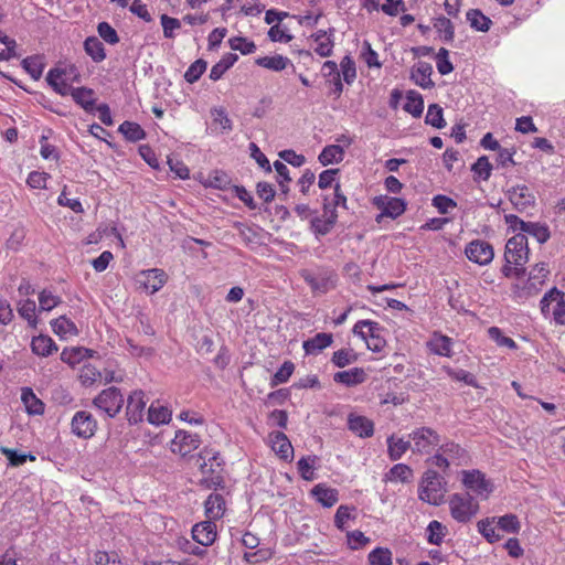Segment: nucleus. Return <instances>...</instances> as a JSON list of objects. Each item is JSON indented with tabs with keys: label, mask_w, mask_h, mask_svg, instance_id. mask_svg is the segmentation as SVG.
I'll return each instance as SVG.
<instances>
[{
	"label": "nucleus",
	"mask_w": 565,
	"mask_h": 565,
	"mask_svg": "<svg viewBox=\"0 0 565 565\" xmlns=\"http://www.w3.org/2000/svg\"><path fill=\"white\" fill-rule=\"evenodd\" d=\"M413 478V470L405 463L394 465L385 475V480L391 482H409Z\"/></svg>",
	"instance_id": "obj_40"
},
{
	"label": "nucleus",
	"mask_w": 565,
	"mask_h": 565,
	"mask_svg": "<svg viewBox=\"0 0 565 565\" xmlns=\"http://www.w3.org/2000/svg\"><path fill=\"white\" fill-rule=\"evenodd\" d=\"M343 81L351 84L356 77L355 63L350 56H344L340 63Z\"/></svg>",
	"instance_id": "obj_64"
},
{
	"label": "nucleus",
	"mask_w": 565,
	"mask_h": 565,
	"mask_svg": "<svg viewBox=\"0 0 565 565\" xmlns=\"http://www.w3.org/2000/svg\"><path fill=\"white\" fill-rule=\"evenodd\" d=\"M333 337L331 333H317L313 338L303 341L302 349L306 354H317L331 345Z\"/></svg>",
	"instance_id": "obj_32"
},
{
	"label": "nucleus",
	"mask_w": 565,
	"mask_h": 565,
	"mask_svg": "<svg viewBox=\"0 0 565 565\" xmlns=\"http://www.w3.org/2000/svg\"><path fill=\"white\" fill-rule=\"evenodd\" d=\"M470 26L480 32L489 31L492 21L478 9H471L466 14Z\"/></svg>",
	"instance_id": "obj_41"
},
{
	"label": "nucleus",
	"mask_w": 565,
	"mask_h": 565,
	"mask_svg": "<svg viewBox=\"0 0 565 565\" xmlns=\"http://www.w3.org/2000/svg\"><path fill=\"white\" fill-rule=\"evenodd\" d=\"M192 537L202 546L212 545L216 539V525L211 520L200 522L193 526Z\"/></svg>",
	"instance_id": "obj_19"
},
{
	"label": "nucleus",
	"mask_w": 565,
	"mask_h": 565,
	"mask_svg": "<svg viewBox=\"0 0 565 565\" xmlns=\"http://www.w3.org/2000/svg\"><path fill=\"white\" fill-rule=\"evenodd\" d=\"M433 26L444 42L450 43L454 41L455 26L450 19L443 15L437 17L433 20Z\"/></svg>",
	"instance_id": "obj_37"
},
{
	"label": "nucleus",
	"mask_w": 565,
	"mask_h": 565,
	"mask_svg": "<svg viewBox=\"0 0 565 565\" xmlns=\"http://www.w3.org/2000/svg\"><path fill=\"white\" fill-rule=\"evenodd\" d=\"M356 360V355L353 350L341 349L333 353L332 363L338 367H344Z\"/></svg>",
	"instance_id": "obj_60"
},
{
	"label": "nucleus",
	"mask_w": 565,
	"mask_h": 565,
	"mask_svg": "<svg viewBox=\"0 0 565 565\" xmlns=\"http://www.w3.org/2000/svg\"><path fill=\"white\" fill-rule=\"evenodd\" d=\"M383 331L380 323L372 320H360L353 327V333L360 337L373 352H381L386 344Z\"/></svg>",
	"instance_id": "obj_4"
},
{
	"label": "nucleus",
	"mask_w": 565,
	"mask_h": 565,
	"mask_svg": "<svg viewBox=\"0 0 565 565\" xmlns=\"http://www.w3.org/2000/svg\"><path fill=\"white\" fill-rule=\"evenodd\" d=\"M564 294L559 291L557 288H552L548 292L544 295L541 299V311L543 315H548L551 311L553 312V308L551 309V305L554 303L553 307H558L559 303L563 302Z\"/></svg>",
	"instance_id": "obj_48"
},
{
	"label": "nucleus",
	"mask_w": 565,
	"mask_h": 565,
	"mask_svg": "<svg viewBox=\"0 0 565 565\" xmlns=\"http://www.w3.org/2000/svg\"><path fill=\"white\" fill-rule=\"evenodd\" d=\"M310 494L323 508H331L339 501V491L326 483L316 484Z\"/></svg>",
	"instance_id": "obj_21"
},
{
	"label": "nucleus",
	"mask_w": 565,
	"mask_h": 565,
	"mask_svg": "<svg viewBox=\"0 0 565 565\" xmlns=\"http://www.w3.org/2000/svg\"><path fill=\"white\" fill-rule=\"evenodd\" d=\"M426 532L430 544L440 545L446 534V527L439 521L434 520L429 522Z\"/></svg>",
	"instance_id": "obj_57"
},
{
	"label": "nucleus",
	"mask_w": 565,
	"mask_h": 565,
	"mask_svg": "<svg viewBox=\"0 0 565 565\" xmlns=\"http://www.w3.org/2000/svg\"><path fill=\"white\" fill-rule=\"evenodd\" d=\"M495 523L499 531L504 533L518 534L521 530V522L519 518L512 513L495 518Z\"/></svg>",
	"instance_id": "obj_42"
},
{
	"label": "nucleus",
	"mask_w": 565,
	"mask_h": 565,
	"mask_svg": "<svg viewBox=\"0 0 565 565\" xmlns=\"http://www.w3.org/2000/svg\"><path fill=\"white\" fill-rule=\"evenodd\" d=\"M509 228L514 233L533 236L539 243L543 244L550 238V230L545 224L539 222H525L519 216L508 214L504 216Z\"/></svg>",
	"instance_id": "obj_9"
},
{
	"label": "nucleus",
	"mask_w": 565,
	"mask_h": 565,
	"mask_svg": "<svg viewBox=\"0 0 565 565\" xmlns=\"http://www.w3.org/2000/svg\"><path fill=\"white\" fill-rule=\"evenodd\" d=\"M92 356L93 351L85 348L64 349L61 353V360L71 366H75Z\"/></svg>",
	"instance_id": "obj_36"
},
{
	"label": "nucleus",
	"mask_w": 565,
	"mask_h": 565,
	"mask_svg": "<svg viewBox=\"0 0 565 565\" xmlns=\"http://www.w3.org/2000/svg\"><path fill=\"white\" fill-rule=\"evenodd\" d=\"M312 38L317 44L315 47L317 54L322 57H327L332 54L333 41L326 31L320 30L313 34Z\"/></svg>",
	"instance_id": "obj_44"
},
{
	"label": "nucleus",
	"mask_w": 565,
	"mask_h": 565,
	"mask_svg": "<svg viewBox=\"0 0 565 565\" xmlns=\"http://www.w3.org/2000/svg\"><path fill=\"white\" fill-rule=\"evenodd\" d=\"M72 97L85 109L92 108L95 103L94 92L86 87H76L72 89Z\"/></svg>",
	"instance_id": "obj_53"
},
{
	"label": "nucleus",
	"mask_w": 565,
	"mask_h": 565,
	"mask_svg": "<svg viewBox=\"0 0 565 565\" xmlns=\"http://www.w3.org/2000/svg\"><path fill=\"white\" fill-rule=\"evenodd\" d=\"M22 66L33 79H39L44 68L43 57L40 55L28 56L22 61Z\"/></svg>",
	"instance_id": "obj_47"
},
{
	"label": "nucleus",
	"mask_w": 565,
	"mask_h": 565,
	"mask_svg": "<svg viewBox=\"0 0 565 565\" xmlns=\"http://www.w3.org/2000/svg\"><path fill=\"white\" fill-rule=\"evenodd\" d=\"M207 63L204 60H196L193 62L184 74V79L192 84L196 82L205 72Z\"/></svg>",
	"instance_id": "obj_58"
},
{
	"label": "nucleus",
	"mask_w": 565,
	"mask_h": 565,
	"mask_svg": "<svg viewBox=\"0 0 565 565\" xmlns=\"http://www.w3.org/2000/svg\"><path fill=\"white\" fill-rule=\"evenodd\" d=\"M467 258L480 266L489 265L494 257V250L490 243L482 239H475L465 248Z\"/></svg>",
	"instance_id": "obj_13"
},
{
	"label": "nucleus",
	"mask_w": 565,
	"mask_h": 565,
	"mask_svg": "<svg viewBox=\"0 0 565 565\" xmlns=\"http://www.w3.org/2000/svg\"><path fill=\"white\" fill-rule=\"evenodd\" d=\"M412 451L416 455H429L440 443L439 434L430 427H419L409 434Z\"/></svg>",
	"instance_id": "obj_7"
},
{
	"label": "nucleus",
	"mask_w": 565,
	"mask_h": 565,
	"mask_svg": "<svg viewBox=\"0 0 565 565\" xmlns=\"http://www.w3.org/2000/svg\"><path fill=\"white\" fill-rule=\"evenodd\" d=\"M437 70L441 75H447L454 71V66L449 61V52L445 47H440L436 55Z\"/></svg>",
	"instance_id": "obj_63"
},
{
	"label": "nucleus",
	"mask_w": 565,
	"mask_h": 565,
	"mask_svg": "<svg viewBox=\"0 0 565 565\" xmlns=\"http://www.w3.org/2000/svg\"><path fill=\"white\" fill-rule=\"evenodd\" d=\"M172 412L159 401L152 402L148 408L147 419L150 424L159 426L171 420Z\"/></svg>",
	"instance_id": "obj_29"
},
{
	"label": "nucleus",
	"mask_w": 565,
	"mask_h": 565,
	"mask_svg": "<svg viewBox=\"0 0 565 565\" xmlns=\"http://www.w3.org/2000/svg\"><path fill=\"white\" fill-rule=\"evenodd\" d=\"M228 44L232 50L239 51L242 54H250L256 50L254 42L241 36L230 39Z\"/></svg>",
	"instance_id": "obj_61"
},
{
	"label": "nucleus",
	"mask_w": 565,
	"mask_h": 565,
	"mask_svg": "<svg viewBox=\"0 0 565 565\" xmlns=\"http://www.w3.org/2000/svg\"><path fill=\"white\" fill-rule=\"evenodd\" d=\"M445 493L446 487L443 477L434 470H427L418 489L419 499L426 503L439 505L444 502Z\"/></svg>",
	"instance_id": "obj_2"
},
{
	"label": "nucleus",
	"mask_w": 565,
	"mask_h": 565,
	"mask_svg": "<svg viewBox=\"0 0 565 565\" xmlns=\"http://www.w3.org/2000/svg\"><path fill=\"white\" fill-rule=\"evenodd\" d=\"M349 429L361 438L371 437L374 433V424L363 415L350 414L348 417Z\"/></svg>",
	"instance_id": "obj_22"
},
{
	"label": "nucleus",
	"mask_w": 565,
	"mask_h": 565,
	"mask_svg": "<svg viewBox=\"0 0 565 565\" xmlns=\"http://www.w3.org/2000/svg\"><path fill=\"white\" fill-rule=\"evenodd\" d=\"M256 64L258 66H262V67L270 70V71H275V72H280V71L285 70L288 65L292 66V63L288 57L279 55V54H276L273 56L258 57L256 60Z\"/></svg>",
	"instance_id": "obj_38"
},
{
	"label": "nucleus",
	"mask_w": 565,
	"mask_h": 565,
	"mask_svg": "<svg viewBox=\"0 0 565 565\" xmlns=\"http://www.w3.org/2000/svg\"><path fill=\"white\" fill-rule=\"evenodd\" d=\"M200 446V438L196 434L185 430H178L170 443L171 452L180 456H186Z\"/></svg>",
	"instance_id": "obj_15"
},
{
	"label": "nucleus",
	"mask_w": 565,
	"mask_h": 565,
	"mask_svg": "<svg viewBox=\"0 0 565 565\" xmlns=\"http://www.w3.org/2000/svg\"><path fill=\"white\" fill-rule=\"evenodd\" d=\"M295 371V364L291 361H286L276 371L270 380V386L275 387L279 384H284L288 382L290 376Z\"/></svg>",
	"instance_id": "obj_54"
},
{
	"label": "nucleus",
	"mask_w": 565,
	"mask_h": 565,
	"mask_svg": "<svg viewBox=\"0 0 565 565\" xmlns=\"http://www.w3.org/2000/svg\"><path fill=\"white\" fill-rule=\"evenodd\" d=\"M461 476L463 487L481 500H487L493 492L494 487L492 481L480 470H462Z\"/></svg>",
	"instance_id": "obj_8"
},
{
	"label": "nucleus",
	"mask_w": 565,
	"mask_h": 565,
	"mask_svg": "<svg viewBox=\"0 0 565 565\" xmlns=\"http://www.w3.org/2000/svg\"><path fill=\"white\" fill-rule=\"evenodd\" d=\"M370 565H392V552L385 547H376L367 555Z\"/></svg>",
	"instance_id": "obj_55"
},
{
	"label": "nucleus",
	"mask_w": 565,
	"mask_h": 565,
	"mask_svg": "<svg viewBox=\"0 0 565 565\" xmlns=\"http://www.w3.org/2000/svg\"><path fill=\"white\" fill-rule=\"evenodd\" d=\"M427 348L433 354L451 358L454 354V340L439 331H435L427 341Z\"/></svg>",
	"instance_id": "obj_17"
},
{
	"label": "nucleus",
	"mask_w": 565,
	"mask_h": 565,
	"mask_svg": "<svg viewBox=\"0 0 565 565\" xmlns=\"http://www.w3.org/2000/svg\"><path fill=\"white\" fill-rule=\"evenodd\" d=\"M345 156V148L340 143H330L326 146L319 154V161L322 166L340 163Z\"/></svg>",
	"instance_id": "obj_28"
},
{
	"label": "nucleus",
	"mask_w": 565,
	"mask_h": 565,
	"mask_svg": "<svg viewBox=\"0 0 565 565\" xmlns=\"http://www.w3.org/2000/svg\"><path fill=\"white\" fill-rule=\"evenodd\" d=\"M305 281L310 286L315 292L326 294L334 288V279L330 274L320 275H303Z\"/></svg>",
	"instance_id": "obj_26"
},
{
	"label": "nucleus",
	"mask_w": 565,
	"mask_h": 565,
	"mask_svg": "<svg viewBox=\"0 0 565 565\" xmlns=\"http://www.w3.org/2000/svg\"><path fill=\"white\" fill-rule=\"evenodd\" d=\"M39 310L40 311H51L55 307H57L62 299L60 296L53 294L51 290L43 289L39 294Z\"/></svg>",
	"instance_id": "obj_51"
},
{
	"label": "nucleus",
	"mask_w": 565,
	"mask_h": 565,
	"mask_svg": "<svg viewBox=\"0 0 565 565\" xmlns=\"http://www.w3.org/2000/svg\"><path fill=\"white\" fill-rule=\"evenodd\" d=\"M18 312L19 315L25 319L29 323V326L35 328L38 324V318H36V305L34 300L25 299L21 300L18 303Z\"/></svg>",
	"instance_id": "obj_46"
},
{
	"label": "nucleus",
	"mask_w": 565,
	"mask_h": 565,
	"mask_svg": "<svg viewBox=\"0 0 565 565\" xmlns=\"http://www.w3.org/2000/svg\"><path fill=\"white\" fill-rule=\"evenodd\" d=\"M31 350L39 356H49L57 351V345L47 335L33 337L31 341Z\"/></svg>",
	"instance_id": "obj_33"
},
{
	"label": "nucleus",
	"mask_w": 565,
	"mask_h": 565,
	"mask_svg": "<svg viewBox=\"0 0 565 565\" xmlns=\"http://www.w3.org/2000/svg\"><path fill=\"white\" fill-rule=\"evenodd\" d=\"M433 74V66L427 62H418L412 70L411 78L422 88H431L434 82L430 76Z\"/></svg>",
	"instance_id": "obj_27"
},
{
	"label": "nucleus",
	"mask_w": 565,
	"mask_h": 565,
	"mask_svg": "<svg viewBox=\"0 0 565 565\" xmlns=\"http://www.w3.org/2000/svg\"><path fill=\"white\" fill-rule=\"evenodd\" d=\"M238 56L234 53L225 54L215 65L212 66L210 72V78L212 81H218L223 74L234 65Z\"/></svg>",
	"instance_id": "obj_43"
},
{
	"label": "nucleus",
	"mask_w": 565,
	"mask_h": 565,
	"mask_svg": "<svg viewBox=\"0 0 565 565\" xmlns=\"http://www.w3.org/2000/svg\"><path fill=\"white\" fill-rule=\"evenodd\" d=\"M103 374L98 371L97 367L92 365L90 363H86L81 367L79 371V381L83 385H93L96 382L100 381Z\"/></svg>",
	"instance_id": "obj_52"
},
{
	"label": "nucleus",
	"mask_w": 565,
	"mask_h": 565,
	"mask_svg": "<svg viewBox=\"0 0 565 565\" xmlns=\"http://www.w3.org/2000/svg\"><path fill=\"white\" fill-rule=\"evenodd\" d=\"M550 270L545 263L536 264L530 271L525 281L514 286V295L519 299H526L536 295L548 277Z\"/></svg>",
	"instance_id": "obj_3"
},
{
	"label": "nucleus",
	"mask_w": 565,
	"mask_h": 565,
	"mask_svg": "<svg viewBox=\"0 0 565 565\" xmlns=\"http://www.w3.org/2000/svg\"><path fill=\"white\" fill-rule=\"evenodd\" d=\"M66 75V70H61L60 67L52 68L46 76L47 83L54 88V90L62 96L71 95L72 96V87L67 83V78L63 76Z\"/></svg>",
	"instance_id": "obj_24"
},
{
	"label": "nucleus",
	"mask_w": 565,
	"mask_h": 565,
	"mask_svg": "<svg viewBox=\"0 0 565 565\" xmlns=\"http://www.w3.org/2000/svg\"><path fill=\"white\" fill-rule=\"evenodd\" d=\"M200 459L202 462L200 463V470L203 475H218L222 470L223 459L220 456V452L204 448L200 452Z\"/></svg>",
	"instance_id": "obj_18"
},
{
	"label": "nucleus",
	"mask_w": 565,
	"mask_h": 565,
	"mask_svg": "<svg viewBox=\"0 0 565 565\" xmlns=\"http://www.w3.org/2000/svg\"><path fill=\"white\" fill-rule=\"evenodd\" d=\"M119 131L128 141H139L146 137L143 129L136 122L125 121L119 126Z\"/></svg>",
	"instance_id": "obj_50"
},
{
	"label": "nucleus",
	"mask_w": 565,
	"mask_h": 565,
	"mask_svg": "<svg viewBox=\"0 0 565 565\" xmlns=\"http://www.w3.org/2000/svg\"><path fill=\"white\" fill-rule=\"evenodd\" d=\"M224 499L218 493H211L205 501V514L209 520H217L224 514Z\"/></svg>",
	"instance_id": "obj_35"
},
{
	"label": "nucleus",
	"mask_w": 565,
	"mask_h": 565,
	"mask_svg": "<svg viewBox=\"0 0 565 565\" xmlns=\"http://www.w3.org/2000/svg\"><path fill=\"white\" fill-rule=\"evenodd\" d=\"M84 50L96 63L106 58L104 44L96 36H88L84 42Z\"/></svg>",
	"instance_id": "obj_39"
},
{
	"label": "nucleus",
	"mask_w": 565,
	"mask_h": 565,
	"mask_svg": "<svg viewBox=\"0 0 565 565\" xmlns=\"http://www.w3.org/2000/svg\"><path fill=\"white\" fill-rule=\"evenodd\" d=\"M404 109L415 117L420 116L424 109L422 96L417 93L411 92L407 96Z\"/></svg>",
	"instance_id": "obj_59"
},
{
	"label": "nucleus",
	"mask_w": 565,
	"mask_h": 565,
	"mask_svg": "<svg viewBox=\"0 0 565 565\" xmlns=\"http://www.w3.org/2000/svg\"><path fill=\"white\" fill-rule=\"evenodd\" d=\"M124 403V395L115 386L103 390L93 401L94 406L109 418H114L121 411Z\"/></svg>",
	"instance_id": "obj_10"
},
{
	"label": "nucleus",
	"mask_w": 565,
	"mask_h": 565,
	"mask_svg": "<svg viewBox=\"0 0 565 565\" xmlns=\"http://www.w3.org/2000/svg\"><path fill=\"white\" fill-rule=\"evenodd\" d=\"M71 426L73 434L79 438L88 439L95 435L97 422L90 413L79 411L74 414Z\"/></svg>",
	"instance_id": "obj_14"
},
{
	"label": "nucleus",
	"mask_w": 565,
	"mask_h": 565,
	"mask_svg": "<svg viewBox=\"0 0 565 565\" xmlns=\"http://www.w3.org/2000/svg\"><path fill=\"white\" fill-rule=\"evenodd\" d=\"M478 532L489 542L495 543L502 539L495 523V516L486 518L477 523Z\"/></svg>",
	"instance_id": "obj_34"
},
{
	"label": "nucleus",
	"mask_w": 565,
	"mask_h": 565,
	"mask_svg": "<svg viewBox=\"0 0 565 565\" xmlns=\"http://www.w3.org/2000/svg\"><path fill=\"white\" fill-rule=\"evenodd\" d=\"M489 338L494 341L499 347L508 348L510 350H516L518 344L512 338L505 337L501 329L498 327H490L488 329Z\"/></svg>",
	"instance_id": "obj_56"
},
{
	"label": "nucleus",
	"mask_w": 565,
	"mask_h": 565,
	"mask_svg": "<svg viewBox=\"0 0 565 565\" xmlns=\"http://www.w3.org/2000/svg\"><path fill=\"white\" fill-rule=\"evenodd\" d=\"M387 455L391 460L396 461L401 459L408 449H412L411 439L405 440L402 437L391 435L386 439Z\"/></svg>",
	"instance_id": "obj_30"
},
{
	"label": "nucleus",
	"mask_w": 565,
	"mask_h": 565,
	"mask_svg": "<svg viewBox=\"0 0 565 565\" xmlns=\"http://www.w3.org/2000/svg\"><path fill=\"white\" fill-rule=\"evenodd\" d=\"M230 183L231 181L226 173L222 171H214L207 177L204 184L206 186L224 190L228 188Z\"/></svg>",
	"instance_id": "obj_62"
},
{
	"label": "nucleus",
	"mask_w": 565,
	"mask_h": 565,
	"mask_svg": "<svg viewBox=\"0 0 565 565\" xmlns=\"http://www.w3.org/2000/svg\"><path fill=\"white\" fill-rule=\"evenodd\" d=\"M372 203L381 210V214L376 216L377 222H381L383 217L397 218L406 210V202L401 198L379 195L373 199Z\"/></svg>",
	"instance_id": "obj_12"
},
{
	"label": "nucleus",
	"mask_w": 565,
	"mask_h": 565,
	"mask_svg": "<svg viewBox=\"0 0 565 565\" xmlns=\"http://www.w3.org/2000/svg\"><path fill=\"white\" fill-rule=\"evenodd\" d=\"M316 457H302L298 460V471L303 480L312 481L316 479Z\"/></svg>",
	"instance_id": "obj_49"
},
{
	"label": "nucleus",
	"mask_w": 565,
	"mask_h": 565,
	"mask_svg": "<svg viewBox=\"0 0 565 565\" xmlns=\"http://www.w3.org/2000/svg\"><path fill=\"white\" fill-rule=\"evenodd\" d=\"M527 238L521 233H515L505 244L504 259L508 265H513L516 269L523 268L529 260Z\"/></svg>",
	"instance_id": "obj_6"
},
{
	"label": "nucleus",
	"mask_w": 565,
	"mask_h": 565,
	"mask_svg": "<svg viewBox=\"0 0 565 565\" xmlns=\"http://www.w3.org/2000/svg\"><path fill=\"white\" fill-rule=\"evenodd\" d=\"M51 327L53 332L62 340H67L78 334L76 324L65 316L53 319L51 321Z\"/></svg>",
	"instance_id": "obj_25"
},
{
	"label": "nucleus",
	"mask_w": 565,
	"mask_h": 565,
	"mask_svg": "<svg viewBox=\"0 0 565 565\" xmlns=\"http://www.w3.org/2000/svg\"><path fill=\"white\" fill-rule=\"evenodd\" d=\"M429 463L446 471L451 465L463 466L469 462V455L460 445L448 441L443 444L437 452L429 457Z\"/></svg>",
	"instance_id": "obj_1"
},
{
	"label": "nucleus",
	"mask_w": 565,
	"mask_h": 565,
	"mask_svg": "<svg viewBox=\"0 0 565 565\" xmlns=\"http://www.w3.org/2000/svg\"><path fill=\"white\" fill-rule=\"evenodd\" d=\"M510 202L519 211H524L534 204L535 198L526 185H516L509 191Z\"/></svg>",
	"instance_id": "obj_20"
},
{
	"label": "nucleus",
	"mask_w": 565,
	"mask_h": 565,
	"mask_svg": "<svg viewBox=\"0 0 565 565\" xmlns=\"http://www.w3.org/2000/svg\"><path fill=\"white\" fill-rule=\"evenodd\" d=\"M147 405L146 394L141 390H136L127 398L126 416L129 424H138L143 419Z\"/></svg>",
	"instance_id": "obj_16"
},
{
	"label": "nucleus",
	"mask_w": 565,
	"mask_h": 565,
	"mask_svg": "<svg viewBox=\"0 0 565 565\" xmlns=\"http://www.w3.org/2000/svg\"><path fill=\"white\" fill-rule=\"evenodd\" d=\"M448 503L451 516L460 523L469 522L479 511L478 502L469 493H455Z\"/></svg>",
	"instance_id": "obj_5"
},
{
	"label": "nucleus",
	"mask_w": 565,
	"mask_h": 565,
	"mask_svg": "<svg viewBox=\"0 0 565 565\" xmlns=\"http://www.w3.org/2000/svg\"><path fill=\"white\" fill-rule=\"evenodd\" d=\"M271 449L284 460L292 458L294 448L289 439L284 433L275 431L269 435Z\"/></svg>",
	"instance_id": "obj_23"
},
{
	"label": "nucleus",
	"mask_w": 565,
	"mask_h": 565,
	"mask_svg": "<svg viewBox=\"0 0 565 565\" xmlns=\"http://www.w3.org/2000/svg\"><path fill=\"white\" fill-rule=\"evenodd\" d=\"M364 371L362 369H352L349 371H342L334 374V381L338 383L345 384L348 386L362 383L364 381Z\"/></svg>",
	"instance_id": "obj_45"
},
{
	"label": "nucleus",
	"mask_w": 565,
	"mask_h": 565,
	"mask_svg": "<svg viewBox=\"0 0 565 565\" xmlns=\"http://www.w3.org/2000/svg\"><path fill=\"white\" fill-rule=\"evenodd\" d=\"M135 281L139 288L153 295L167 284L168 275L160 268L145 269L136 274Z\"/></svg>",
	"instance_id": "obj_11"
},
{
	"label": "nucleus",
	"mask_w": 565,
	"mask_h": 565,
	"mask_svg": "<svg viewBox=\"0 0 565 565\" xmlns=\"http://www.w3.org/2000/svg\"><path fill=\"white\" fill-rule=\"evenodd\" d=\"M21 401L29 415H42L44 413V403L34 394L31 387L21 390Z\"/></svg>",
	"instance_id": "obj_31"
}]
</instances>
